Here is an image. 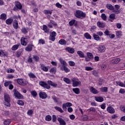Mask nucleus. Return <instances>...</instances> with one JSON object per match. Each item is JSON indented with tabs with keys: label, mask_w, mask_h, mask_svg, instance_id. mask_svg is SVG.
Listing matches in <instances>:
<instances>
[{
	"label": "nucleus",
	"mask_w": 125,
	"mask_h": 125,
	"mask_svg": "<svg viewBox=\"0 0 125 125\" xmlns=\"http://www.w3.org/2000/svg\"><path fill=\"white\" fill-rule=\"evenodd\" d=\"M101 90L103 92H108V88L107 87H104L101 89Z\"/></svg>",
	"instance_id": "3c124183"
},
{
	"label": "nucleus",
	"mask_w": 125,
	"mask_h": 125,
	"mask_svg": "<svg viewBox=\"0 0 125 125\" xmlns=\"http://www.w3.org/2000/svg\"><path fill=\"white\" fill-rule=\"evenodd\" d=\"M31 94L33 96V97H36L37 96V92L36 91H31Z\"/></svg>",
	"instance_id": "774afa93"
},
{
	"label": "nucleus",
	"mask_w": 125,
	"mask_h": 125,
	"mask_svg": "<svg viewBox=\"0 0 125 125\" xmlns=\"http://www.w3.org/2000/svg\"><path fill=\"white\" fill-rule=\"evenodd\" d=\"M106 7L108 9H109V10H114L115 9V7L111 4H106Z\"/></svg>",
	"instance_id": "473e14b6"
},
{
	"label": "nucleus",
	"mask_w": 125,
	"mask_h": 125,
	"mask_svg": "<svg viewBox=\"0 0 125 125\" xmlns=\"http://www.w3.org/2000/svg\"><path fill=\"white\" fill-rule=\"evenodd\" d=\"M15 5L16 7L18 8V9H22V5L21 4V2H16Z\"/></svg>",
	"instance_id": "7c9ffc66"
},
{
	"label": "nucleus",
	"mask_w": 125,
	"mask_h": 125,
	"mask_svg": "<svg viewBox=\"0 0 125 125\" xmlns=\"http://www.w3.org/2000/svg\"><path fill=\"white\" fill-rule=\"evenodd\" d=\"M98 49L100 52H104L105 50H106V47H105L104 46L100 45Z\"/></svg>",
	"instance_id": "4be33fe9"
},
{
	"label": "nucleus",
	"mask_w": 125,
	"mask_h": 125,
	"mask_svg": "<svg viewBox=\"0 0 125 125\" xmlns=\"http://www.w3.org/2000/svg\"><path fill=\"white\" fill-rule=\"evenodd\" d=\"M6 72L8 74H10L11 73H14L15 72V70L12 69L11 68H9L8 69H7Z\"/></svg>",
	"instance_id": "8fccbe9b"
},
{
	"label": "nucleus",
	"mask_w": 125,
	"mask_h": 125,
	"mask_svg": "<svg viewBox=\"0 0 125 125\" xmlns=\"http://www.w3.org/2000/svg\"><path fill=\"white\" fill-rule=\"evenodd\" d=\"M120 61H121V59L117 58V59H115L114 60H113L112 61V63L113 64H117V63H119V62H120Z\"/></svg>",
	"instance_id": "c9c22d12"
},
{
	"label": "nucleus",
	"mask_w": 125,
	"mask_h": 125,
	"mask_svg": "<svg viewBox=\"0 0 125 125\" xmlns=\"http://www.w3.org/2000/svg\"><path fill=\"white\" fill-rule=\"evenodd\" d=\"M45 43V41L42 39H40L39 40V44H44Z\"/></svg>",
	"instance_id": "5fc2aeb1"
},
{
	"label": "nucleus",
	"mask_w": 125,
	"mask_h": 125,
	"mask_svg": "<svg viewBox=\"0 0 125 125\" xmlns=\"http://www.w3.org/2000/svg\"><path fill=\"white\" fill-rule=\"evenodd\" d=\"M120 109L122 111L124 112V113H125V106L121 105L120 106Z\"/></svg>",
	"instance_id": "864d4df0"
},
{
	"label": "nucleus",
	"mask_w": 125,
	"mask_h": 125,
	"mask_svg": "<svg viewBox=\"0 0 125 125\" xmlns=\"http://www.w3.org/2000/svg\"><path fill=\"white\" fill-rule=\"evenodd\" d=\"M82 120L83 121H87L88 120V116L87 115H84Z\"/></svg>",
	"instance_id": "338daca9"
},
{
	"label": "nucleus",
	"mask_w": 125,
	"mask_h": 125,
	"mask_svg": "<svg viewBox=\"0 0 125 125\" xmlns=\"http://www.w3.org/2000/svg\"><path fill=\"white\" fill-rule=\"evenodd\" d=\"M75 22H76V21L75 20L70 21L69 22L70 26H73V25L75 24Z\"/></svg>",
	"instance_id": "0e129e2a"
},
{
	"label": "nucleus",
	"mask_w": 125,
	"mask_h": 125,
	"mask_svg": "<svg viewBox=\"0 0 125 125\" xmlns=\"http://www.w3.org/2000/svg\"><path fill=\"white\" fill-rule=\"evenodd\" d=\"M43 30L45 33H47V26L45 25H43Z\"/></svg>",
	"instance_id": "052dcab7"
},
{
	"label": "nucleus",
	"mask_w": 125,
	"mask_h": 125,
	"mask_svg": "<svg viewBox=\"0 0 125 125\" xmlns=\"http://www.w3.org/2000/svg\"><path fill=\"white\" fill-rule=\"evenodd\" d=\"M6 56V52H4L3 50H0V57H4Z\"/></svg>",
	"instance_id": "2f4dec72"
},
{
	"label": "nucleus",
	"mask_w": 125,
	"mask_h": 125,
	"mask_svg": "<svg viewBox=\"0 0 125 125\" xmlns=\"http://www.w3.org/2000/svg\"><path fill=\"white\" fill-rule=\"evenodd\" d=\"M69 65L70 66H75V65H76V63H75V62H73V61H69Z\"/></svg>",
	"instance_id": "bf43d9fd"
},
{
	"label": "nucleus",
	"mask_w": 125,
	"mask_h": 125,
	"mask_svg": "<svg viewBox=\"0 0 125 125\" xmlns=\"http://www.w3.org/2000/svg\"><path fill=\"white\" fill-rule=\"evenodd\" d=\"M101 18L103 20H106L107 16L105 15V14H102L101 15Z\"/></svg>",
	"instance_id": "13d9d810"
},
{
	"label": "nucleus",
	"mask_w": 125,
	"mask_h": 125,
	"mask_svg": "<svg viewBox=\"0 0 125 125\" xmlns=\"http://www.w3.org/2000/svg\"><path fill=\"white\" fill-rule=\"evenodd\" d=\"M93 37L95 41H100V37L96 34H93Z\"/></svg>",
	"instance_id": "c03bdc74"
},
{
	"label": "nucleus",
	"mask_w": 125,
	"mask_h": 125,
	"mask_svg": "<svg viewBox=\"0 0 125 125\" xmlns=\"http://www.w3.org/2000/svg\"><path fill=\"white\" fill-rule=\"evenodd\" d=\"M11 83H12V82L11 81H6L4 83V86H5L6 87H7L8 85L11 84Z\"/></svg>",
	"instance_id": "ea45409f"
},
{
	"label": "nucleus",
	"mask_w": 125,
	"mask_h": 125,
	"mask_svg": "<svg viewBox=\"0 0 125 125\" xmlns=\"http://www.w3.org/2000/svg\"><path fill=\"white\" fill-rule=\"evenodd\" d=\"M74 15L77 18H81L82 19H83V18H85V16H86L85 13L80 10H76Z\"/></svg>",
	"instance_id": "f257e3e1"
},
{
	"label": "nucleus",
	"mask_w": 125,
	"mask_h": 125,
	"mask_svg": "<svg viewBox=\"0 0 125 125\" xmlns=\"http://www.w3.org/2000/svg\"><path fill=\"white\" fill-rule=\"evenodd\" d=\"M17 83L20 85H27L28 84L27 80L21 78L17 79Z\"/></svg>",
	"instance_id": "20e7f679"
},
{
	"label": "nucleus",
	"mask_w": 125,
	"mask_h": 125,
	"mask_svg": "<svg viewBox=\"0 0 125 125\" xmlns=\"http://www.w3.org/2000/svg\"><path fill=\"white\" fill-rule=\"evenodd\" d=\"M47 83L48 84L51 85V86H53L54 87H56V86H57V83H53L51 81H48Z\"/></svg>",
	"instance_id": "c85d7f7f"
},
{
	"label": "nucleus",
	"mask_w": 125,
	"mask_h": 125,
	"mask_svg": "<svg viewBox=\"0 0 125 125\" xmlns=\"http://www.w3.org/2000/svg\"><path fill=\"white\" fill-rule=\"evenodd\" d=\"M11 123V121L9 119H7L4 121V125H9V124Z\"/></svg>",
	"instance_id": "09e8293b"
},
{
	"label": "nucleus",
	"mask_w": 125,
	"mask_h": 125,
	"mask_svg": "<svg viewBox=\"0 0 125 125\" xmlns=\"http://www.w3.org/2000/svg\"><path fill=\"white\" fill-rule=\"evenodd\" d=\"M13 26L14 29L17 30L19 28V24H18V21L15 20L13 22Z\"/></svg>",
	"instance_id": "f8f14e48"
},
{
	"label": "nucleus",
	"mask_w": 125,
	"mask_h": 125,
	"mask_svg": "<svg viewBox=\"0 0 125 125\" xmlns=\"http://www.w3.org/2000/svg\"><path fill=\"white\" fill-rule=\"evenodd\" d=\"M39 84L41 86H42V87H44V88H47V84L43 81L40 82Z\"/></svg>",
	"instance_id": "f3484780"
},
{
	"label": "nucleus",
	"mask_w": 125,
	"mask_h": 125,
	"mask_svg": "<svg viewBox=\"0 0 125 125\" xmlns=\"http://www.w3.org/2000/svg\"><path fill=\"white\" fill-rule=\"evenodd\" d=\"M28 77L30 78V79H33V80H35L37 79V76L34 74V73L32 72H29L28 73Z\"/></svg>",
	"instance_id": "5701e85b"
},
{
	"label": "nucleus",
	"mask_w": 125,
	"mask_h": 125,
	"mask_svg": "<svg viewBox=\"0 0 125 125\" xmlns=\"http://www.w3.org/2000/svg\"><path fill=\"white\" fill-rule=\"evenodd\" d=\"M21 31L23 34H27V33H28V28L23 27L21 28Z\"/></svg>",
	"instance_id": "49530a36"
},
{
	"label": "nucleus",
	"mask_w": 125,
	"mask_h": 125,
	"mask_svg": "<svg viewBox=\"0 0 125 125\" xmlns=\"http://www.w3.org/2000/svg\"><path fill=\"white\" fill-rule=\"evenodd\" d=\"M97 24L98 27H99L100 28H104V27L106 26V23L105 22L98 21Z\"/></svg>",
	"instance_id": "2eb2a0df"
},
{
	"label": "nucleus",
	"mask_w": 125,
	"mask_h": 125,
	"mask_svg": "<svg viewBox=\"0 0 125 125\" xmlns=\"http://www.w3.org/2000/svg\"><path fill=\"white\" fill-rule=\"evenodd\" d=\"M52 25L53 26H57V23H55L53 21H51L50 23L48 25L49 28H52Z\"/></svg>",
	"instance_id": "72a5a7b5"
},
{
	"label": "nucleus",
	"mask_w": 125,
	"mask_h": 125,
	"mask_svg": "<svg viewBox=\"0 0 125 125\" xmlns=\"http://www.w3.org/2000/svg\"><path fill=\"white\" fill-rule=\"evenodd\" d=\"M12 22H13V19L11 18L8 19L6 20V23L7 25H11L12 24Z\"/></svg>",
	"instance_id": "c756f323"
},
{
	"label": "nucleus",
	"mask_w": 125,
	"mask_h": 125,
	"mask_svg": "<svg viewBox=\"0 0 125 125\" xmlns=\"http://www.w3.org/2000/svg\"><path fill=\"white\" fill-rule=\"evenodd\" d=\"M77 54H78L79 56L81 58H84L85 57L84 53H83V52L82 51H78Z\"/></svg>",
	"instance_id": "412c9836"
},
{
	"label": "nucleus",
	"mask_w": 125,
	"mask_h": 125,
	"mask_svg": "<svg viewBox=\"0 0 125 125\" xmlns=\"http://www.w3.org/2000/svg\"><path fill=\"white\" fill-rule=\"evenodd\" d=\"M56 37V32H55V31H53L50 33L49 40L50 41H52V42H54L55 41Z\"/></svg>",
	"instance_id": "1a4fd4ad"
},
{
	"label": "nucleus",
	"mask_w": 125,
	"mask_h": 125,
	"mask_svg": "<svg viewBox=\"0 0 125 125\" xmlns=\"http://www.w3.org/2000/svg\"><path fill=\"white\" fill-rule=\"evenodd\" d=\"M17 104L20 105V106H24V102L21 100L18 101L17 102Z\"/></svg>",
	"instance_id": "603ef678"
},
{
	"label": "nucleus",
	"mask_w": 125,
	"mask_h": 125,
	"mask_svg": "<svg viewBox=\"0 0 125 125\" xmlns=\"http://www.w3.org/2000/svg\"><path fill=\"white\" fill-rule=\"evenodd\" d=\"M59 43L63 45L66 44V43H67V42H66V41H65V40L61 39L59 41Z\"/></svg>",
	"instance_id": "4c0bfd02"
},
{
	"label": "nucleus",
	"mask_w": 125,
	"mask_h": 125,
	"mask_svg": "<svg viewBox=\"0 0 125 125\" xmlns=\"http://www.w3.org/2000/svg\"><path fill=\"white\" fill-rule=\"evenodd\" d=\"M72 82V86L74 87L79 86V85H82V83L79 79L76 78H72L71 79Z\"/></svg>",
	"instance_id": "f03ea898"
},
{
	"label": "nucleus",
	"mask_w": 125,
	"mask_h": 125,
	"mask_svg": "<svg viewBox=\"0 0 125 125\" xmlns=\"http://www.w3.org/2000/svg\"><path fill=\"white\" fill-rule=\"evenodd\" d=\"M21 45L26 46L28 43V39L26 37H22L21 39Z\"/></svg>",
	"instance_id": "0eeeda50"
},
{
	"label": "nucleus",
	"mask_w": 125,
	"mask_h": 125,
	"mask_svg": "<svg viewBox=\"0 0 125 125\" xmlns=\"http://www.w3.org/2000/svg\"><path fill=\"white\" fill-rule=\"evenodd\" d=\"M107 111L110 114H114V113H115V109L114 108L112 107V106H108L107 108Z\"/></svg>",
	"instance_id": "4468645a"
},
{
	"label": "nucleus",
	"mask_w": 125,
	"mask_h": 125,
	"mask_svg": "<svg viewBox=\"0 0 125 125\" xmlns=\"http://www.w3.org/2000/svg\"><path fill=\"white\" fill-rule=\"evenodd\" d=\"M61 70L62 71H64L65 73H69L70 72V69H69L67 66H64L63 67H61Z\"/></svg>",
	"instance_id": "bb28decb"
},
{
	"label": "nucleus",
	"mask_w": 125,
	"mask_h": 125,
	"mask_svg": "<svg viewBox=\"0 0 125 125\" xmlns=\"http://www.w3.org/2000/svg\"><path fill=\"white\" fill-rule=\"evenodd\" d=\"M116 83L119 85V86H121L122 87H125V84L122 83L121 82H116Z\"/></svg>",
	"instance_id": "a18cd8bd"
},
{
	"label": "nucleus",
	"mask_w": 125,
	"mask_h": 125,
	"mask_svg": "<svg viewBox=\"0 0 125 125\" xmlns=\"http://www.w3.org/2000/svg\"><path fill=\"white\" fill-rule=\"evenodd\" d=\"M95 100L97 102H103L104 99L102 97L96 96L95 97Z\"/></svg>",
	"instance_id": "a211bd4d"
},
{
	"label": "nucleus",
	"mask_w": 125,
	"mask_h": 125,
	"mask_svg": "<svg viewBox=\"0 0 125 125\" xmlns=\"http://www.w3.org/2000/svg\"><path fill=\"white\" fill-rule=\"evenodd\" d=\"M63 81L65 82L66 83H67V84H70V83H71V80H70L69 78H64Z\"/></svg>",
	"instance_id": "37998d69"
},
{
	"label": "nucleus",
	"mask_w": 125,
	"mask_h": 125,
	"mask_svg": "<svg viewBox=\"0 0 125 125\" xmlns=\"http://www.w3.org/2000/svg\"><path fill=\"white\" fill-rule=\"evenodd\" d=\"M59 61L61 62L62 65V67L67 66V62L62 59H60Z\"/></svg>",
	"instance_id": "b1692460"
},
{
	"label": "nucleus",
	"mask_w": 125,
	"mask_h": 125,
	"mask_svg": "<svg viewBox=\"0 0 125 125\" xmlns=\"http://www.w3.org/2000/svg\"><path fill=\"white\" fill-rule=\"evenodd\" d=\"M33 59L36 61V62H38V61L40 60V58L37 56H35L33 57Z\"/></svg>",
	"instance_id": "e2e57ef3"
},
{
	"label": "nucleus",
	"mask_w": 125,
	"mask_h": 125,
	"mask_svg": "<svg viewBox=\"0 0 125 125\" xmlns=\"http://www.w3.org/2000/svg\"><path fill=\"white\" fill-rule=\"evenodd\" d=\"M22 52H23V49H20L17 51L16 57L18 58H19L21 56V54H22Z\"/></svg>",
	"instance_id": "6ab92c4d"
},
{
	"label": "nucleus",
	"mask_w": 125,
	"mask_h": 125,
	"mask_svg": "<svg viewBox=\"0 0 125 125\" xmlns=\"http://www.w3.org/2000/svg\"><path fill=\"white\" fill-rule=\"evenodd\" d=\"M14 94L16 97V98H18V99H22L23 98V96L20 94L18 91L16 89H14L13 90Z\"/></svg>",
	"instance_id": "39448f33"
},
{
	"label": "nucleus",
	"mask_w": 125,
	"mask_h": 125,
	"mask_svg": "<svg viewBox=\"0 0 125 125\" xmlns=\"http://www.w3.org/2000/svg\"><path fill=\"white\" fill-rule=\"evenodd\" d=\"M39 96L40 98H42V99H44L47 97V95L45 92H40L39 93Z\"/></svg>",
	"instance_id": "9b49d317"
},
{
	"label": "nucleus",
	"mask_w": 125,
	"mask_h": 125,
	"mask_svg": "<svg viewBox=\"0 0 125 125\" xmlns=\"http://www.w3.org/2000/svg\"><path fill=\"white\" fill-rule=\"evenodd\" d=\"M27 62H28V63H32V62H33V59H32L31 56L28 57Z\"/></svg>",
	"instance_id": "680f3d73"
},
{
	"label": "nucleus",
	"mask_w": 125,
	"mask_h": 125,
	"mask_svg": "<svg viewBox=\"0 0 125 125\" xmlns=\"http://www.w3.org/2000/svg\"><path fill=\"white\" fill-rule=\"evenodd\" d=\"M109 18L112 20H115L116 19V15L115 14H111L109 15Z\"/></svg>",
	"instance_id": "de8ad7c7"
},
{
	"label": "nucleus",
	"mask_w": 125,
	"mask_h": 125,
	"mask_svg": "<svg viewBox=\"0 0 125 125\" xmlns=\"http://www.w3.org/2000/svg\"><path fill=\"white\" fill-rule=\"evenodd\" d=\"M0 19L1 20H6V15L4 13L1 14Z\"/></svg>",
	"instance_id": "79ce46f5"
},
{
	"label": "nucleus",
	"mask_w": 125,
	"mask_h": 125,
	"mask_svg": "<svg viewBox=\"0 0 125 125\" xmlns=\"http://www.w3.org/2000/svg\"><path fill=\"white\" fill-rule=\"evenodd\" d=\"M34 45L33 43H29L27 45V46L25 48V51H27L28 52H31L33 50V48L34 47Z\"/></svg>",
	"instance_id": "423d86ee"
},
{
	"label": "nucleus",
	"mask_w": 125,
	"mask_h": 125,
	"mask_svg": "<svg viewBox=\"0 0 125 125\" xmlns=\"http://www.w3.org/2000/svg\"><path fill=\"white\" fill-rule=\"evenodd\" d=\"M55 110L57 111H58V112H60V113H64V111L62 108L59 106H55L54 107Z\"/></svg>",
	"instance_id": "f704fd0d"
},
{
	"label": "nucleus",
	"mask_w": 125,
	"mask_h": 125,
	"mask_svg": "<svg viewBox=\"0 0 125 125\" xmlns=\"http://www.w3.org/2000/svg\"><path fill=\"white\" fill-rule=\"evenodd\" d=\"M4 100L5 102L4 105L6 107H10V99H9V95L8 94H4Z\"/></svg>",
	"instance_id": "7ed1b4c3"
},
{
	"label": "nucleus",
	"mask_w": 125,
	"mask_h": 125,
	"mask_svg": "<svg viewBox=\"0 0 125 125\" xmlns=\"http://www.w3.org/2000/svg\"><path fill=\"white\" fill-rule=\"evenodd\" d=\"M73 91L75 93V94H80L81 93V91L79 88H74L72 89Z\"/></svg>",
	"instance_id": "cd10ccee"
},
{
	"label": "nucleus",
	"mask_w": 125,
	"mask_h": 125,
	"mask_svg": "<svg viewBox=\"0 0 125 125\" xmlns=\"http://www.w3.org/2000/svg\"><path fill=\"white\" fill-rule=\"evenodd\" d=\"M84 37H85V39L87 40H91V36L88 33H85L84 34Z\"/></svg>",
	"instance_id": "e433bc0d"
},
{
	"label": "nucleus",
	"mask_w": 125,
	"mask_h": 125,
	"mask_svg": "<svg viewBox=\"0 0 125 125\" xmlns=\"http://www.w3.org/2000/svg\"><path fill=\"white\" fill-rule=\"evenodd\" d=\"M14 78V76L12 74H8L7 76V78L10 79H13Z\"/></svg>",
	"instance_id": "69168bd1"
},
{
	"label": "nucleus",
	"mask_w": 125,
	"mask_h": 125,
	"mask_svg": "<svg viewBox=\"0 0 125 125\" xmlns=\"http://www.w3.org/2000/svg\"><path fill=\"white\" fill-rule=\"evenodd\" d=\"M65 50H66V51H68L69 53L73 54L74 53V52H75V49H74V48H70L68 47L66 48Z\"/></svg>",
	"instance_id": "aec40b11"
},
{
	"label": "nucleus",
	"mask_w": 125,
	"mask_h": 125,
	"mask_svg": "<svg viewBox=\"0 0 125 125\" xmlns=\"http://www.w3.org/2000/svg\"><path fill=\"white\" fill-rule=\"evenodd\" d=\"M85 70L86 71H92V70H93V68L89 66H86L85 68Z\"/></svg>",
	"instance_id": "4d7b16f0"
},
{
	"label": "nucleus",
	"mask_w": 125,
	"mask_h": 125,
	"mask_svg": "<svg viewBox=\"0 0 125 125\" xmlns=\"http://www.w3.org/2000/svg\"><path fill=\"white\" fill-rule=\"evenodd\" d=\"M33 110L32 109H29L28 110L27 114L28 116H32L33 115Z\"/></svg>",
	"instance_id": "6e6d98bb"
},
{
	"label": "nucleus",
	"mask_w": 125,
	"mask_h": 125,
	"mask_svg": "<svg viewBox=\"0 0 125 125\" xmlns=\"http://www.w3.org/2000/svg\"><path fill=\"white\" fill-rule=\"evenodd\" d=\"M20 46V43H19L17 44H15L12 47L11 49L13 51H15L17 50L18 48H19Z\"/></svg>",
	"instance_id": "ddd939ff"
},
{
	"label": "nucleus",
	"mask_w": 125,
	"mask_h": 125,
	"mask_svg": "<svg viewBox=\"0 0 125 125\" xmlns=\"http://www.w3.org/2000/svg\"><path fill=\"white\" fill-rule=\"evenodd\" d=\"M58 121L60 123V125H66V122L61 118H58Z\"/></svg>",
	"instance_id": "dca6fc26"
},
{
	"label": "nucleus",
	"mask_w": 125,
	"mask_h": 125,
	"mask_svg": "<svg viewBox=\"0 0 125 125\" xmlns=\"http://www.w3.org/2000/svg\"><path fill=\"white\" fill-rule=\"evenodd\" d=\"M71 106H72V103H66L65 104H62V109L64 110V111H66L67 110V108H70L71 107Z\"/></svg>",
	"instance_id": "6e6552de"
},
{
	"label": "nucleus",
	"mask_w": 125,
	"mask_h": 125,
	"mask_svg": "<svg viewBox=\"0 0 125 125\" xmlns=\"http://www.w3.org/2000/svg\"><path fill=\"white\" fill-rule=\"evenodd\" d=\"M89 90L91 93H93V94H98L99 92L96 89L92 86H90L89 87Z\"/></svg>",
	"instance_id": "9d476101"
},
{
	"label": "nucleus",
	"mask_w": 125,
	"mask_h": 125,
	"mask_svg": "<svg viewBox=\"0 0 125 125\" xmlns=\"http://www.w3.org/2000/svg\"><path fill=\"white\" fill-rule=\"evenodd\" d=\"M57 71V69L56 67H52L50 70V73L52 74H56V71Z\"/></svg>",
	"instance_id": "393cba45"
},
{
	"label": "nucleus",
	"mask_w": 125,
	"mask_h": 125,
	"mask_svg": "<svg viewBox=\"0 0 125 125\" xmlns=\"http://www.w3.org/2000/svg\"><path fill=\"white\" fill-rule=\"evenodd\" d=\"M87 56L88 58L90 59L91 60H92L93 59V55L91 53L87 52Z\"/></svg>",
	"instance_id": "a19ab883"
},
{
	"label": "nucleus",
	"mask_w": 125,
	"mask_h": 125,
	"mask_svg": "<svg viewBox=\"0 0 125 125\" xmlns=\"http://www.w3.org/2000/svg\"><path fill=\"white\" fill-rule=\"evenodd\" d=\"M41 69L43 70L44 72H47V67L46 66H45L44 64H40Z\"/></svg>",
	"instance_id": "58836bf2"
},
{
	"label": "nucleus",
	"mask_w": 125,
	"mask_h": 125,
	"mask_svg": "<svg viewBox=\"0 0 125 125\" xmlns=\"http://www.w3.org/2000/svg\"><path fill=\"white\" fill-rule=\"evenodd\" d=\"M53 99L57 104H61V103H62V102L60 100V99L57 97H54L53 98Z\"/></svg>",
	"instance_id": "a878e982"
}]
</instances>
